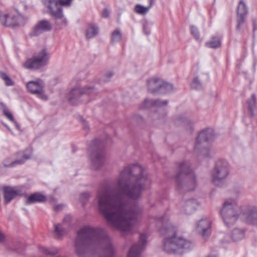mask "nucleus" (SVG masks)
<instances>
[{"label": "nucleus", "mask_w": 257, "mask_h": 257, "mask_svg": "<svg viewBox=\"0 0 257 257\" xmlns=\"http://www.w3.org/2000/svg\"><path fill=\"white\" fill-rule=\"evenodd\" d=\"M151 184L144 169L136 164L125 167L115 183L101 187L97 192L98 207L107 223L123 235L131 233L143 212L138 200Z\"/></svg>", "instance_id": "1"}, {"label": "nucleus", "mask_w": 257, "mask_h": 257, "mask_svg": "<svg viewBox=\"0 0 257 257\" xmlns=\"http://www.w3.org/2000/svg\"><path fill=\"white\" fill-rule=\"evenodd\" d=\"M78 257H114L116 249L107 232L101 228L84 226L77 232L74 242Z\"/></svg>", "instance_id": "2"}, {"label": "nucleus", "mask_w": 257, "mask_h": 257, "mask_svg": "<svg viewBox=\"0 0 257 257\" xmlns=\"http://www.w3.org/2000/svg\"><path fill=\"white\" fill-rule=\"evenodd\" d=\"M154 220L161 235L164 236L163 249L169 253L181 254L192 249L193 244L191 241L183 237H176V227L170 221L169 215L155 218Z\"/></svg>", "instance_id": "3"}, {"label": "nucleus", "mask_w": 257, "mask_h": 257, "mask_svg": "<svg viewBox=\"0 0 257 257\" xmlns=\"http://www.w3.org/2000/svg\"><path fill=\"white\" fill-rule=\"evenodd\" d=\"M240 210L236 198L225 199L219 211L225 224L228 227L231 226L240 215L246 223L257 227V207L246 206L241 208L240 211Z\"/></svg>", "instance_id": "4"}, {"label": "nucleus", "mask_w": 257, "mask_h": 257, "mask_svg": "<svg viewBox=\"0 0 257 257\" xmlns=\"http://www.w3.org/2000/svg\"><path fill=\"white\" fill-rule=\"evenodd\" d=\"M178 172L176 177L177 189L178 191H192L197 186L196 176L190 168V164L183 161L178 165Z\"/></svg>", "instance_id": "5"}, {"label": "nucleus", "mask_w": 257, "mask_h": 257, "mask_svg": "<svg viewBox=\"0 0 257 257\" xmlns=\"http://www.w3.org/2000/svg\"><path fill=\"white\" fill-rule=\"evenodd\" d=\"M104 142L96 139L91 142L89 146L91 167L93 169L98 170L104 164Z\"/></svg>", "instance_id": "6"}, {"label": "nucleus", "mask_w": 257, "mask_h": 257, "mask_svg": "<svg viewBox=\"0 0 257 257\" xmlns=\"http://www.w3.org/2000/svg\"><path fill=\"white\" fill-rule=\"evenodd\" d=\"M215 138L213 129L208 128L201 131L198 135L195 145V149L200 150V154L204 157H207L210 155V148L206 146L209 143L214 140Z\"/></svg>", "instance_id": "7"}, {"label": "nucleus", "mask_w": 257, "mask_h": 257, "mask_svg": "<svg viewBox=\"0 0 257 257\" xmlns=\"http://www.w3.org/2000/svg\"><path fill=\"white\" fill-rule=\"evenodd\" d=\"M229 175L228 165L225 160H218L216 162L214 169L211 173L212 181L219 187L226 184V179Z\"/></svg>", "instance_id": "8"}, {"label": "nucleus", "mask_w": 257, "mask_h": 257, "mask_svg": "<svg viewBox=\"0 0 257 257\" xmlns=\"http://www.w3.org/2000/svg\"><path fill=\"white\" fill-rule=\"evenodd\" d=\"M51 54L46 48L39 51L32 58L28 59L24 64L27 69H39L47 66L49 63Z\"/></svg>", "instance_id": "9"}, {"label": "nucleus", "mask_w": 257, "mask_h": 257, "mask_svg": "<svg viewBox=\"0 0 257 257\" xmlns=\"http://www.w3.org/2000/svg\"><path fill=\"white\" fill-rule=\"evenodd\" d=\"M168 102L167 100L163 101L160 99L153 100L147 98L140 104L139 108L140 109H146L158 108L156 111H154L152 113L151 117L153 120L159 119L163 121L167 113L161 107L167 105Z\"/></svg>", "instance_id": "10"}, {"label": "nucleus", "mask_w": 257, "mask_h": 257, "mask_svg": "<svg viewBox=\"0 0 257 257\" xmlns=\"http://www.w3.org/2000/svg\"><path fill=\"white\" fill-rule=\"evenodd\" d=\"M72 0H43L44 5L49 10L52 16L62 21V25H66V19L64 18L61 6H69Z\"/></svg>", "instance_id": "11"}, {"label": "nucleus", "mask_w": 257, "mask_h": 257, "mask_svg": "<svg viewBox=\"0 0 257 257\" xmlns=\"http://www.w3.org/2000/svg\"><path fill=\"white\" fill-rule=\"evenodd\" d=\"M96 90L93 87H76L71 90L68 95V99L73 104L77 103L80 96L85 95L92 96L96 93Z\"/></svg>", "instance_id": "12"}, {"label": "nucleus", "mask_w": 257, "mask_h": 257, "mask_svg": "<svg viewBox=\"0 0 257 257\" xmlns=\"http://www.w3.org/2000/svg\"><path fill=\"white\" fill-rule=\"evenodd\" d=\"M147 239V236L146 234H141L139 242L132 246L127 254V257H140L141 252L146 245Z\"/></svg>", "instance_id": "13"}, {"label": "nucleus", "mask_w": 257, "mask_h": 257, "mask_svg": "<svg viewBox=\"0 0 257 257\" xmlns=\"http://www.w3.org/2000/svg\"><path fill=\"white\" fill-rule=\"evenodd\" d=\"M247 13V8L246 5L242 1H240L238 5L237 9L236 31H240L241 30V26L245 22V19Z\"/></svg>", "instance_id": "14"}, {"label": "nucleus", "mask_w": 257, "mask_h": 257, "mask_svg": "<svg viewBox=\"0 0 257 257\" xmlns=\"http://www.w3.org/2000/svg\"><path fill=\"white\" fill-rule=\"evenodd\" d=\"M211 222L208 218H203L196 225L195 229L203 237H208L211 234Z\"/></svg>", "instance_id": "15"}, {"label": "nucleus", "mask_w": 257, "mask_h": 257, "mask_svg": "<svg viewBox=\"0 0 257 257\" xmlns=\"http://www.w3.org/2000/svg\"><path fill=\"white\" fill-rule=\"evenodd\" d=\"M51 29V25L47 20H43L39 21L32 29L30 35L37 36L42 33L49 31Z\"/></svg>", "instance_id": "16"}, {"label": "nucleus", "mask_w": 257, "mask_h": 257, "mask_svg": "<svg viewBox=\"0 0 257 257\" xmlns=\"http://www.w3.org/2000/svg\"><path fill=\"white\" fill-rule=\"evenodd\" d=\"M0 22L4 26L14 29L16 27V18L14 14L0 13Z\"/></svg>", "instance_id": "17"}, {"label": "nucleus", "mask_w": 257, "mask_h": 257, "mask_svg": "<svg viewBox=\"0 0 257 257\" xmlns=\"http://www.w3.org/2000/svg\"><path fill=\"white\" fill-rule=\"evenodd\" d=\"M244 235V231L242 229L238 228L234 229L230 235H226L223 240V242H228L231 240L237 241L242 239Z\"/></svg>", "instance_id": "18"}, {"label": "nucleus", "mask_w": 257, "mask_h": 257, "mask_svg": "<svg viewBox=\"0 0 257 257\" xmlns=\"http://www.w3.org/2000/svg\"><path fill=\"white\" fill-rule=\"evenodd\" d=\"M162 80L158 78H151L148 80V88L152 93H159Z\"/></svg>", "instance_id": "19"}, {"label": "nucleus", "mask_w": 257, "mask_h": 257, "mask_svg": "<svg viewBox=\"0 0 257 257\" xmlns=\"http://www.w3.org/2000/svg\"><path fill=\"white\" fill-rule=\"evenodd\" d=\"M46 197L45 195L39 192H36L28 196L26 201V204L30 205L36 203L45 201Z\"/></svg>", "instance_id": "20"}, {"label": "nucleus", "mask_w": 257, "mask_h": 257, "mask_svg": "<svg viewBox=\"0 0 257 257\" xmlns=\"http://www.w3.org/2000/svg\"><path fill=\"white\" fill-rule=\"evenodd\" d=\"M199 205V203L196 199H189L185 202L184 210L186 214H191L197 209Z\"/></svg>", "instance_id": "21"}, {"label": "nucleus", "mask_w": 257, "mask_h": 257, "mask_svg": "<svg viewBox=\"0 0 257 257\" xmlns=\"http://www.w3.org/2000/svg\"><path fill=\"white\" fill-rule=\"evenodd\" d=\"M29 91L35 94L43 90V84L42 81H30L27 84Z\"/></svg>", "instance_id": "22"}, {"label": "nucleus", "mask_w": 257, "mask_h": 257, "mask_svg": "<svg viewBox=\"0 0 257 257\" xmlns=\"http://www.w3.org/2000/svg\"><path fill=\"white\" fill-rule=\"evenodd\" d=\"M174 123L177 126H183L189 128L192 126V121L184 115H181L174 120Z\"/></svg>", "instance_id": "23"}, {"label": "nucleus", "mask_w": 257, "mask_h": 257, "mask_svg": "<svg viewBox=\"0 0 257 257\" xmlns=\"http://www.w3.org/2000/svg\"><path fill=\"white\" fill-rule=\"evenodd\" d=\"M16 195V190L15 188L10 186H5L4 187V195L5 200L6 203H9Z\"/></svg>", "instance_id": "24"}, {"label": "nucleus", "mask_w": 257, "mask_h": 257, "mask_svg": "<svg viewBox=\"0 0 257 257\" xmlns=\"http://www.w3.org/2000/svg\"><path fill=\"white\" fill-rule=\"evenodd\" d=\"M54 235L59 238L64 235L66 233V227L61 223L54 224Z\"/></svg>", "instance_id": "25"}, {"label": "nucleus", "mask_w": 257, "mask_h": 257, "mask_svg": "<svg viewBox=\"0 0 257 257\" xmlns=\"http://www.w3.org/2000/svg\"><path fill=\"white\" fill-rule=\"evenodd\" d=\"M221 40L219 37L213 36L211 39L207 42L205 44L206 46L210 48H217L221 46Z\"/></svg>", "instance_id": "26"}, {"label": "nucleus", "mask_w": 257, "mask_h": 257, "mask_svg": "<svg viewBox=\"0 0 257 257\" xmlns=\"http://www.w3.org/2000/svg\"><path fill=\"white\" fill-rule=\"evenodd\" d=\"M98 32V28L94 24H89L86 30V36L87 38H91L95 36Z\"/></svg>", "instance_id": "27"}, {"label": "nucleus", "mask_w": 257, "mask_h": 257, "mask_svg": "<svg viewBox=\"0 0 257 257\" xmlns=\"http://www.w3.org/2000/svg\"><path fill=\"white\" fill-rule=\"evenodd\" d=\"M151 7L152 5L150 4L148 7H144L140 4H137L134 8V11L138 15H145L149 12Z\"/></svg>", "instance_id": "28"}, {"label": "nucleus", "mask_w": 257, "mask_h": 257, "mask_svg": "<svg viewBox=\"0 0 257 257\" xmlns=\"http://www.w3.org/2000/svg\"><path fill=\"white\" fill-rule=\"evenodd\" d=\"M32 153V151L31 149H28L26 150V151L23 153H18V157H23V159H18L17 158V164H23L26 160L30 159Z\"/></svg>", "instance_id": "29"}, {"label": "nucleus", "mask_w": 257, "mask_h": 257, "mask_svg": "<svg viewBox=\"0 0 257 257\" xmlns=\"http://www.w3.org/2000/svg\"><path fill=\"white\" fill-rule=\"evenodd\" d=\"M39 250L41 252L46 255H55L58 253L60 250V248L54 246L50 248L39 246Z\"/></svg>", "instance_id": "30"}, {"label": "nucleus", "mask_w": 257, "mask_h": 257, "mask_svg": "<svg viewBox=\"0 0 257 257\" xmlns=\"http://www.w3.org/2000/svg\"><path fill=\"white\" fill-rule=\"evenodd\" d=\"M247 103L248 109L250 111V115L253 116L254 115L253 110L256 106V98L254 94H252L251 97L248 99Z\"/></svg>", "instance_id": "31"}, {"label": "nucleus", "mask_w": 257, "mask_h": 257, "mask_svg": "<svg viewBox=\"0 0 257 257\" xmlns=\"http://www.w3.org/2000/svg\"><path fill=\"white\" fill-rule=\"evenodd\" d=\"M173 90V86L172 84L162 80L159 93H166L171 92Z\"/></svg>", "instance_id": "32"}, {"label": "nucleus", "mask_w": 257, "mask_h": 257, "mask_svg": "<svg viewBox=\"0 0 257 257\" xmlns=\"http://www.w3.org/2000/svg\"><path fill=\"white\" fill-rule=\"evenodd\" d=\"M0 105L3 108L4 115L10 121H15V118L13 114L9 110L6 105L2 102H0Z\"/></svg>", "instance_id": "33"}, {"label": "nucleus", "mask_w": 257, "mask_h": 257, "mask_svg": "<svg viewBox=\"0 0 257 257\" xmlns=\"http://www.w3.org/2000/svg\"><path fill=\"white\" fill-rule=\"evenodd\" d=\"M121 38L122 35L119 29H117L112 33L111 37L112 43L118 42L121 40Z\"/></svg>", "instance_id": "34"}, {"label": "nucleus", "mask_w": 257, "mask_h": 257, "mask_svg": "<svg viewBox=\"0 0 257 257\" xmlns=\"http://www.w3.org/2000/svg\"><path fill=\"white\" fill-rule=\"evenodd\" d=\"M153 24L151 22L145 20L143 23V31L145 35L149 36L151 34V28Z\"/></svg>", "instance_id": "35"}, {"label": "nucleus", "mask_w": 257, "mask_h": 257, "mask_svg": "<svg viewBox=\"0 0 257 257\" xmlns=\"http://www.w3.org/2000/svg\"><path fill=\"white\" fill-rule=\"evenodd\" d=\"M0 77L5 81L7 86H10L14 85V82L6 73L0 72Z\"/></svg>", "instance_id": "36"}, {"label": "nucleus", "mask_w": 257, "mask_h": 257, "mask_svg": "<svg viewBox=\"0 0 257 257\" xmlns=\"http://www.w3.org/2000/svg\"><path fill=\"white\" fill-rule=\"evenodd\" d=\"M27 18L22 14L17 13V26H23L26 24Z\"/></svg>", "instance_id": "37"}, {"label": "nucleus", "mask_w": 257, "mask_h": 257, "mask_svg": "<svg viewBox=\"0 0 257 257\" xmlns=\"http://www.w3.org/2000/svg\"><path fill=\"white\" fill-rule=\"evenodd\" d=\"M191 87L192 88L195 89H199L201 88L202 84L200 81L198 79V77L195 78L191 84Z\"/></svg>", "instance_id": "38"}, {"label": "nucleus", "mask_w": 257, "mask_h": 257, "mask_svg": "<svg viewBox=\"0 0 257 257\" xmlns=\"http://www.w3.org/2000/svg\"><path fill=\"white\" fill-rule=\"evenodd\" d=\"M4 165L6 167H11L15 166L16 164V159L8 158L4 161Z\"/></svg>", "instance_id": "39"}, {"label": "nucleus", "mask_w": 257, "mask_h": 257, "mask_svg": "<svg viewBox=\"0 0 257 257\" xmlns=\"http://www.w3.org/2000/svg\"><path fill=\"white\" fill-rule=\"evenodd\" d=\"M191 34L193 36L195 39L199 40L200 38L199 31L198 28L194 26H191L190 27Z\"/></svg>", "instance_id": "40"}, {"label": "nucleus", "mask_w": 257, "mask_h": 257, "mask_svg": "<svg viewBox=\"0 0 257 257\" xmlns=\"http://www.w3.org/2000/svg\"><path fill=\"white\" fill-rule=\"evenodd\" d=\"M90 195V192H85L81 194L80 199L82 202H84L88 200Z\"/></svg>", "instance_id": "41"}, {"label": "nucleus", "mask_w": 257, "mask_h": 257, "mask_svg": "<svg viewBox=\"0 0 257 257\" xmlns=\"http://www.w3.org/2000/svg\"><path fill=\"white\" fill-rule=\"evenodd\" d=\"M71 220V216L70 215H66L65 216L63 220L62 224L66 228L69 225V223Z\"/></svg>", "instance_id": "42"}, {"label": "nucleus", "mask_w": 257, "mask_h": 257, "mask_svg": "<svg viewBox=\"0 0 257 257\" xmlns=\"http://www.w3.org/2000/svg\"><path fill=\"white\" fill-rule=\"evenodd\" d=\"M113 75V73L112 72H109L107 73H106L103 76V80L104 82H107L109 81V79Z\"/></svg>", "instance_id": "43"}, {"label": "nucleus", "mask_w": 257, "mask_h": 257, "mask_svg": "<svg viewBox=\"0 0 257 257\" xmlns=\"http://www.w3.org/2000/svg\"><path fill=\"white\" fill-rule=\"evenodd\" d=\"M35 94L37 95L38 97H39L40 99L43 100H46L48 98L47 96L44 93L43 90L41 91L40 92H37Z\"/></svg>", "instance_id": "44"}, {"label": "nucleus", "mask_w": 257, "mask_h": 257, "mask_svg": "<svg viewBox=\"0 0 257 257\" xmlns=\"http://www.w3.org/2000/svg\"><path fill=\"white\" fill-rule=\"evenodd\" d=\"M6 239V235L0 228V243H3Z\"/></svg>", "instance_id": "45"}, {"label": "nucleus", "mask_w": 257, "mask_h": 257, "mask_svg": "<svg viewBox=\"0 0 257 257\" xmlns=\"http://www.w3.org/2000/svg\"><path fill=\"white\" fill-rule=\"evenodd\" d=\"M109 12L107 9H104L102 13V17L103 18H107L109 16Z\"/></svg>", "instance_id": "46"}, {"label": "nucleus", "mask_w": 257, "mask_h": 257, "mask_svg": "<svg viewBox=\"0 0 257 257\" xmlns=\"http://www.w3.org/2000/svg\"><path fill=\"white\" fill-rule=\"evenodd\" d=\"M63 205L62 204H59V205H56L54 209L56 211H59L62 209V208H63Z\"/></svg>", "instance_id": "47"}, {"label": "nucleus", "mask_w": 257, "mask_h": 257, "mask_svg": "<svg viewBox=\"0 0 257 257\" xmlns=\"http://www.w3.org/2000/svg\"><path fill=\"white\" fill-rule=\"evenodd\" d=\"M253 31H254L257 30V24L256 21L254 19L252 20Z\"/></svg>", "instance_id": "48"}, {"label": "nucleus", "mask_w": 257, "mask_h": 257, "mask_svg": "<svg viewBox=\"0 0 257 257\" xmlns=\"http://www.w3.org/2000/svg\"><path fill=\"white\" fill-rule=\"evenodd\" d=\"M7 247L9 251H14L15 250V247H12L9 244L7 245Z\"/></svg>", "instance_id": "49"}, {"label": "nucleus", "mask_w": 257, "mask_h": 257, "mask_svg": "<svg viewBox=\"0 0 257 257\" xmlns=\"http://www.w3.org/2000/svg\"><path fill=\"white\" fill-rule=\"evenodd\" d=\"M2 124L5 126L7 128L8 130L12 133V134H13V132L12 131V130H11V128L9 127V126L7 124H6L5 123H4V122L2 121Z\"/></svg>", "instance_id": "50"}, {"label": "nucleus", "mask_w": 257, "mask_h": 257, "mask_svg": "<svg viewBox=\"0 0 257 257\" xmlns=\"http://www.w3.org/2000/svg\"><path fill=\"white\" fill-rule=\"evenodd\" d=\"M2 124L5 126L7 128L8 130L12 133V134H13V132L12 131V130H11V128L9 127V126L7 124H6L5 123H4V122L2 121Z\"/></svg>", "instance_id": "51"}, {"label": "nucleus", "mask_w": 257, "mask_h": 257, "mask_svg": "<svg viewBox=\"0 0 257 257\" xmlns=\"http://www.w3.org/2000/svg\"><path fill=\"white\" fill-rule=\"evenodd\" d=\"M2 124L5 126L7 128L8 130L12 133V134H13V132L12 131V130H11V128L9 127V126L7 124H6L5 123H4V122L2 121Z\"/></svg>", "instance_id": "52"}, {"label": "nucleus", "mask_w": 257, "mask_h": 257, "mask_svg": "<svg viewBox=\"0 0 257 257\" xmlns=\"http://www.w3.org/2000/svg\"><path fill=\"white\" fill-rule=\"evenodd\" d=\"M88 125L86 122H84V124L83 125V128L85 130H88Z\"/></svg>", "instance_id": "53"}, {"label": "nucleus", "mask_w": 257, "mask_h": 257, "mask_svg": "<svg viewBox=\"0 0 257 257\" xmlns=\"http://www.w3.org/2000/svg\"><path fill=\"white\" fill-rule=\"evenodd\" d=\"M136 119L137 120L138 122H140L141 121L143 120V117L139 115L136 118Z\"/></svg>", "instance_id": "54"}, {"label": "nucleus", "mask_w": 257, "mask_h": 257, "mask_svg": "<svg viewBox=\"0 0 257 257\" xmlns=\"http://www.w3.org/2000/svg\"><path fill=\"white\" fill-rule=\"evenodd\" d=\"M23 193L20 192L18 190V189L17 188V196L18 195H22Z\"/></svg>", "instance_id": "55"}, {"label": "nucleus", "mask_w": 257, "mask_h": 257, "mask_svg": "<svg viewBox=\"0 0 257 257\" xmlns=\"http://www.w3.org/2000/svg\"><path fill=\"white\" fill-rule=\"evenodd\" d=\"M21 247V246L19 244V246H18V244L17 243V252H18V250L20 249Z\"/></svg>", "instance_id": "56"}, {"label": "nucleus", "mask_w": 257, "mask_h": 257, "mask_svg": "<svg viewBox=\"0 0 257 257\" xmlns=\"http://www.w3.org/2000/svg\"><path fill=\"white\" fill-rule=\"evenodd\" d=\"M149 4H150L152 6V4H153V0H149Z\"/></svg>", "instance_id": "57"}, {"label": "nucleus", "mask_w": 257, "mask_h": 257, "mask_svg": "<svg viewBox=\"0 0 257 257\" xmlns=\"http://www.w3.org/2000/svg\"><path fill=\"white\" fill-rule=\"evenodd\" d=\"M207 257H216V256L214 255H210L208 256Z\"/></svg>", "instance_id": "58"}, {"label": "nucleus", "mask_w": 257, "mask_h": 257, "mask_svg": "<svg viewBox=\"0 0 257 257\" xmlns=\"http://www.w3.org/2000/svg\"><path fill=\"white\" fill-rule=\"evenodd\" d=\"M17 129H18V124L17 125Z\"/></svg>", "instance_id": "59"}]
</instances>
